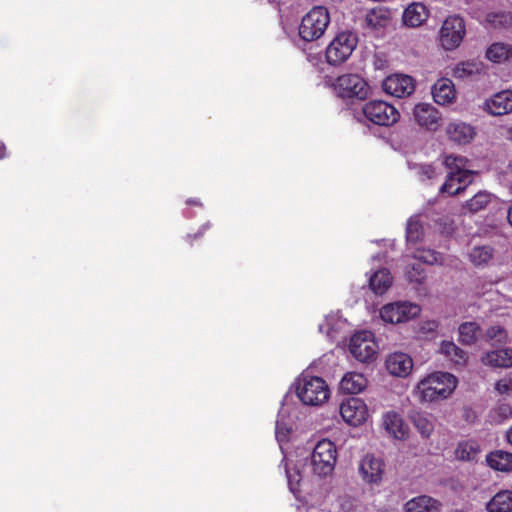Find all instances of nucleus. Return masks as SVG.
I'll use <instances>...</instances> for the list:
<instances>
[{
  "label": "nucleus",
  "instance_id": "1",
  "mask_svg": "<svg viewBox=\"0 0 512 512\" xmlns=\"http://www.w3.org/2000/svg\"><path fill=\"white\" fill-rule=\"evenodd\" d=\"M457 384L458 380L454 375L436 371L423 377L414 388L413 394L420 403H432L447 399Z\"/></svg>",
  "mask_w": 512,
  "mask_h": 512
},
{
  "label": "nucleus",
  "instance_id": "2",
  "mask_svg": "<svg viewBox=\"0 0 512 512\" xmlns=\"http://www.w3.org/2000/svg\"><path fill=\"white\" fill-rule=\"evenodd\" d=\"M296 395L307 406H321L330 398V388L326 381L318 376L300 375L295 382Z\"/></svg>",
  "mask_w": 512,
  "mask_h": 512
},
{
  "label": "nucleus",
  "instance_id": "3",
  "mask_svg": "<svg viewBox=\"0 0 512 512\" xmlns=\"http://www.w3.org/2000/svg\"><path fill=\"white\" fill-rule=\"evenodd\" d=\"M337 457L335 443L329 439H322L313 448L308 467L313 475L319 478L328 477L334 471Z\"/></svg>",
  "mask_w": 512,
  "mask_h": 512
},
{
  "label": "nucleus",
  "instance_id": "4",
  "mask_svg": "<svg viewBox=\"0 0 512 512\" xmlns=\"http://www.w3.org/2000/svg\"><path fill=\"white\" fill-rule=\"evenodd\" d=\"M329 23L328 9L316 6L303 16L298 28L299 36L307 42L316 41L324 35Z\"/></svg>",
  "mask_w": 512,
  "mask_h": 512
},
{
  "label": "nucleus",
  "instance_id": "5",
  "mask_svg": "<svg viewBox=\"0 0 512 512\" xmlns=\"http://www.w3.org/2000/svg\"><path fill=\"white\" fill-rule=\"evenodd\" d=\"M466 35L464 19L459 15L447 17L439 30V44L444 50L453 51L460 46Z\"/></svg>",
  "mask_w": 512,
  "mask_h": 512
},
{
  "label": "nucleus",
  "instance_id": "6",
  "mask_svg": "<svg viewBox=\"0 0 512 512\" xmlns=\"http://www.w3.org/2000/svg\"><path fill=\"white\" fill-rule=\"evenodd\" d=\"M362 113L369 122L385 127L394 125L400 118L398 110L393 105L382 100H373L365 103L362 107Z\"/></svg>",
  "mask_w": 512,
  "mask_h": 512
},
{
  "label": "nucleus",
  "instance_id": "7",
  "mask_svg": "<svg viewBox=\"0 0 512 512\" xmlns=\"http://www.w3.org/2000/svg\"><path fill=\"white\" fill-rule=\"evenodd\" d=\"M421 312V307L409 301H396L383 305L379 315L383 322L389 324H401L416 318Z\"/></svg>",
  "mask_w": 512,
  "mask_h": 512
},
{
  "label": "nucleus",
  "instance_id": "8",
  "mask_svg": "<svg viewBox=\"0 0 512 512\" xmlns=\"http://www.w3.org/2000/svg\"><path fill=\"white\" fill-rule=\"evenodd\" d=\"M379 346L371 331L356 332L350 339L349 351L352 356L362 363L373 361L378 354Z\"/></svg>",
  "mask_w": 512,
  "mask_h": 512
},
{
  "label": "nucleus",
  "instance_id": "9",
  "mask_svg": "<svg viewBox=\"0 0 512 512\" xmlns=\"http://www.w3.org/2000/svg\"><path fill=\"white\" fill-rule=\"evenodd\" d=\"M357 46V37L351 32L337 34L326 49V59L331 65L344 63Z\"/></svg>",
  "mask_w": 512,
  "mask_h": 512
},
{
  "label": "nucleus",
  "instance_id": "10",
  "mask_svg": "<svg viewBox=\"0 0 512 512\" xmlns=\"http://www.w3.org/2000/svg\"><path fill=\"white\" fill-rule=\"evenodd\" d=\"M334 90L341 98L365 99L370 92L367 82L357 74H345L337 78Z\"/></svg>",
  "mask_w": 512,
  "mask_h": 512
},
{
  "label": "nucleus",
  "instance_id": "11",
  "mask_svg": "<svg viewBox=\"0 0 512 512\" xmlns=\"http://www.w3.org/2000/svg\"><path fill=\"white\" fill-rule=\"evenodd\" d=\"M339 412L343 421L352 427L363 425L370 417L367 404L358 397H350L343 400L339 406Z\"/></svg>",
  "mask_w": 512,
  "mask_h": 512
},
{
  "label": "nucleus",
  "instance_id": "12",
  "mask_svg": "<svg viewBox=\"0 0 512 512\" xmlns=\"http://www.w3.org/2000/svg\"><path fill=\"white\" fill-rule=\"evenodd\" d=\"M358 472L366 484L379 485L383 480L385 463L382 458L368 453L360 459Z\"/></svg>",
  "mask_w": 512,
  "mask_h": 512
},
{
  "label": "nucleus",
  "instance_id": "13",
  "mask_svg": "<svg viewBox=\"0 0 512 512\" xmlns=\"http://www.w3.org/2000/svg\"><path fill=\"white\" fill-rule=\"evenodd\" d=\"M381 426L386 434L396 440L404 441L409 437V426L402 415L390 410L382 414Z\"/></svg>",
  "mask_w": 512,
  "mask_h": 512
},
{
  "label": "nucleus",
  "instance_id": "14",
  "mask_svg": "<svg viewBox=\"0 0 512 512\" xmlns=\"http://www.w3.org/2000/svg\"><path fill=\"white\" fill-rule=\"evenodd\" d=\"M384 91L394 97H405L411 95L415 90L412 77L403 74H393L383 81Z\"/></svg>",
  "mask_w": 512,
  "mask_h": 512
},
{
  "label": "nucleus",
  "instance_id": "15",
  "mask_svg": "<svg viewBox=\"0 0 512 512\" xmlns=\"http://www.w3.org/2000/svg\"><path fill=\"white\" fill-rule=\"evenodd\" d=\"M413 116L418 125L430 131H436L441 126V115L439 111L429 103H419L415 105Z\"/></svg>",
  "mask_w": 512,
  "mask_h": 512
},
{
  "label": "nucleus",
  "instance_id": "16",
  "mask_svg": "<svg viewBox=\"0 0 512 512\" xmlns=\"http://www.w3.org/2000/svg\"><path fill=\"white\" fill-rule=\"evenodd\" d=\"M483 110L493 116H503L512 112V90H503L486 99Z\"/></svg>",
  "mask_w": 512,
  "mask_h": 512
},
{
  "label": "nucleus",
  "instance_id": "17",
  "mask_svg": "<svg viewBox=\"0 0 512 512\" xmlns=\"http://www.w3.org/2000/svg\"><path fill=\"white\" fill-rule=\"evenodd\" d=\"M413 366V359L403 352L391 353L385 360V367L388 373L399 378H405L410 375Z\"/></svg>",
  "mask_w": 512,
  "mask_h": 512
},
{
  "label": "nucleus",
  "instance_id": "18",
  "mask_svg": "<svg viewBox=\"0 0 512 512\" xmlns=\"http://www.w3.org/2000/svg\"><path fill=\"white\" fill-rule=\"evenodd\" d=\"M430 16V10L421 2L409 4L403 11L402 23L408 28H418L424 25Z\"/></svg>",
  "mask_w": 512,
  "mask_h": 512
},
{
  "label": "nucleus",
  "instance_id": "19",
  "mask_svg": "<svg viewBox=\"0 0 512 512\" xmlns=\"http://www.w3.org/2000/svg\"><path fill=\"white\" fill-rule=\"evenodd\" d=\"M472 176L473 172H461L460 174L449 172L439 191L447 196L459 194L472 182Z\"/></svg>",
  "mask_w": 512,
  "mask_h": 512
},
{
  "label": "nucleus",
  "instance_id": "20",
  "mask_svg": "<svg viewBox=\"0 0 512 512\" xmlns=\"http://www.w3.org/2000/svg\"><path fill=\"white\" fill-rule=\"evenodd\" d=\"M446 134L451 141L457 144H468L476 136V131L470 124L454 121L447 125Z\"/></svg>",
  "mask_w": 512,
  "mask_h": 512
},
{
  "label": "nucleus",
  "instance_id": "21",
  "mask_svg": "<svg viewBox=\"0 0 512 512\" xmlns=\"http://www.w3.org/2000/svg\"><path fill=\"white\" fill-rule=\"evenodd\" d=\"M481 362L483 365L492 368H511L512 347L487 351L481 356Z\"/></svg>",
  "mask_w": 512,
  "mask_h": 512
},
{
  "label": "nucleus",
  "instance_id": "22",
  "mask_svg": "<svg viewBox=\"0 0 512 512\" xmlns=\"http://www.w3.org/2000/svg\"><path fill=\"white\" fill-rule=\"evenodd\" d=\"M367 386V377L363 373L355 371L345 373L340 381V390L349 395L360 394Z\"/></svg>",
  "mask_w": 512,
  "mask_h": 512
},
{
  "label": "nucleus",
  "instance_id": "23",
  "mask_svg": "<svg viewBox=\"0 0 512 512\" xmlns=\"http://www.w3.org/2000/svg\"><path fill=\"white\" fill-rule=\"evenodd\" d=\"M441 503L428 495H419L404 504V512H441Z\"/></svg>",
  "mask_w": 512,
  "mask_h": 512
},
{
  "label": "nucleus",
  "instance_id": "24",
  "mask_svg": "<svg viewBox=\"0 0 512 512\" xmlns=\"http://www.w3.org/2000/svg\"><path fill=\"white\" fill-rule=\"evenodd\" d=\"M434 101L440 105H447L454 101L456 92L453 82L448 78L436 81L432 87Z\"/></svg>",
  "mask_w": 512,
  "mask_h": 512
},
{
  "label": "nucleus",
  "instance_id": "25",
  "mask_svg": "<svg viewBox=\"0 0 512 512\" xmlns=\"http://www.w3.org/2000/svg\"><path fill=\"white\" fill-rule=\"evenodd\" d=\"M364 21L367 28L381 30L389 25L391 13L384 7L373 8L366 13Z\"/></svg>",
  "mask_w": 512,
  "mask_h": 512
},
{
  "label": "nucleus",
  "instance_id": "26",
  "mask_svg": "<svg viewBox=\"0 0 512 512\" xmlns=\"http://www.w3.org/2000/svg\"><path fill=\"white\" fill-rule=\"evenodd\" d=\"M486 58L497 64L512 63V45L503 42L493 43L486 50Z\"/></svg>",
  "mask_w": 512,
  "mask_h": 512
},
{
  "label": "nucleus",
  "instance_id": "27",
  "mask_svg": "<svg viewBox=\"0 0 512 512\" xmlns=\"http://www.w3.org/2000/svg\"><path fill=\"white\" fill-rule=\"evenodd\" d=\"M488 466L496 471H512V453L504 450H495L486 456Z\"/></svg>",
  "mask_w": 512,
  "mask_h": 512
},
{
  "label": "nucleus",
  "instance_id": "28",
  "mask_svg": "<svg viewBox=\"0 0 512 512\" xmlns=\"http://www.w3.org/2000/svg\"><path fill=\"white\" fill-rule=\"evenodd\" d=\"M411 422L423 438H429L435 428V419L424 412H415L410 416Z\"/></svg>",
  "mask_w": 512,
  "mask_h": 512
},
{
  "label": "nucleus",
  "instance_id": "29",
  "mask_svg": "<svg viewBox=\"0 0 512 512\" xmlns=\"http://www.w3.org/2000/svg\"><path fill=\"white\" fill-rule=\"evenodd\" d=\"M392 281L389 270L380 269L369 278V285L375 294L382 295L390 288Z\"/></svg>",
  "mask_w": 512,
  "mask_h": 512
},
{
  "label": "nucleus",
  "instance_id": "30",
  "mask_svg": "<svg viewBox=\"0 0 512 512\" xmlns=\"http://www.w3.org/2000/svg\"><path fill=\"white\" fill-rule=\"evenodd\" d=\"M494 199V195L487 191H479L471 199L467 200L462 209L465 212L477 213L485 209Z\"/></svg>",
  "mask_w": 512,
  "mask_h": 512
},
{
  "label": "nucleus",
  "instance_id": "31",
  "mask_svg": "<svg viewBox=\"0 0 512 512\" xmlns=\"http://www.w3.org/2000/svg\"><path fill=\"white\" fill-rule=\"evenodd\" d=\"M484 65L478 60H467L458 63L453 69V76L458 79H466L468 77L480 74Z\"/></svg>",
  "mask_w": 512,
  "mask_h": 512
},
{
  "label": "nucleus",
  "instance_id": "32",
  "mask_svg": "<svg viewBox=\"0 0 512 512\" xmlns=\"http://www.w3.org/2000/svg\"><path fill=\"white\" fill-rule=\"evenodd\" d=\"M489 512H510L512 510V492L500 491L487 504Z\"/></svg>",
  "mask_w": 512,
  "mask_h": 512
},
{
  "label": "nucleus",
  "instance_id": "33",
  "mask_svg": "<svg viewBox=\"0 0 512 512\" xmlns=\"http://www.w3.org/2000/svg\"><path fill=\"white\" fill-rule=\"evenodd\" d=\"M458 333V340L464 345L475 344L481 335L480 326L476 322L462 323L458 328Z\"/></svg>",
  "mask_w": 512,
  "mask_h": 512
},
{
  "label": "nucleus",
  "instance_id": "34",
  "mask_svg": "<svg viewBox=\"0 0 512 512\" xmlns=\"http://www.w3.org/2000/svg\"><path fill=\"white\" fill-rule=\"evenodd\" d=\"M439 350L456 365H465L467 362L466 353L451 341H442Z\"/></svg>",
  "mask_w": 512,
  "mask_h": 512
},
{
  "label": "nucleus",
  "instance_id": "35",
  "mask_svg": "<svg viewBox=\"0 0 512 512\" xmlns=\"http://www.w3.org/2000/svg\"><path fill=\"white\" fill-rule=\"evenodd\" d=\"M479 452L480 446L476 441H462L455 449V457L462 461H474L476 460Z\"/></svg>",
  "mask_w": 512,
  "mask_h": 512
},
{
  "label": "nucleus",
  "instance_id": "36",
  "mask_svg": "<svg viewBox=\"0 0 512 512\" xmlns=\"http://www.w3.org/2000/svg\"><path fill=\"white\" fill-rule=\"evenodd\" d=\"M291 433L292 425L290 421H288L285 417V410L282 409L279 413L275 427V436L281 449L283 447V444L290 439Z\"/></svg>",
  "mask_w": 512,
  "mask_h": 512
},
{
  "label": "nucleus",
  "instance_id": "37",
  "mask_svg": "<svg viewBox=\"0 0 512 512\" xmlns=\"http://www.w3.org/2000/svg\"><path fill=\"white\" fill-rule=\"evenodd\" d=\"M442 163L450 170V172H454L455 174H460L461 172H472L468 169V160L463 156L453 154L445 155Z\"/></svg>",
  "mask_w": 512,
  "mask_h": 512
},
{
  "label": "nucleus",
  "instance_id": "38",
  "mask_svg": "<svg viewBox=\"0 0 512 512\" xmlns=\"http://www.w3.org/2000/svg\"><path fill=\"white\" fill-rule=\"evenodd\" d=\"M493 257V250L488 246L473 248L469 253V259L475 266L487 265Z\"/></svg>",
  "mask_w": 512,
  "mask_h": 512
},
{
  "label": "nucleus",
  "instance_id": "39",
  "mask_svg": "<svg viewBox=\"0 0 512 512\" xmlns=\"http://www.w3.org/2000/svg\"><path fill=\"white\" fill-rule=\"evenodd\" d=\"M423 226L418 215L411 216L407 221L406 238L408 242L416 243L422 239Z\"/></svg>",
  "mask_w": 512,
  "mask_h": 512
},
{
  "label": "nucleus",
  "instance_id": "40",
  "mask_svg": "<svg viewBox=\"0 0 512 512\" xmlns=\"http://www.w3.org/2000/svg\"><path fill=\"white\" fill-rule=\"evenodd\" d=\"M512 417V406L508 403H498V405L489 412V418L493 423H502Z\"/></svg>",
  "mask_w": 512,
  "mask_h": 512
},
{
  "label": "nucleus",
  "instance_id": "41",
  "mask_svg": "<svg viewBox=\"0 0 512 512\" xmlns=\"http://www.w3.org/2000/svg\"><path fill=\"white\" fill-rule=\"evenodd\" d=\"M414 258L430 265L443 263V256L439 252L431 249L417 250L414 254Z\"/></svg>",
  "mask_w": 512,
  "mask_h": 512
},
{
  "label": "nucleus",
  "instance_id": "42",
  "mask_svg": "<svg viewBox=\"0 0 512 512\" xmlns=\"http://www.w3.org/2000/svg\"><path fill=\"white\" fill-rule=\"evenodd\" d=\"M285 470L289 488L291 492L295 494L299 491V486L303 479L302 473L296 465L290 467L288 464H286Z\"/></svg>",
  "mask_w": 512,
  "mask_h": 512
},
{
  "label": "nucleus",
  "instance_id": "43",
  "mask_svg": "<svg viewBox=\"0 0 512 512\" xmlns=\"http://www.w3.org/2000/svg\"><path fill=\"white\" fill-rule=\"evenodd\" d=\"M485 337L488 341H494L499 344H505L508 342L507 331L499 325L489 327L485 332Z\"/></svg>",
  "mask_w": 512,
  "mask_h": 512
},
{
  "label": "nucleus",
  "instance_id": "44",
  "mask_svg": "<svg viewBox=\"0 0 512 512\" xmlns=\"http://www.w3.org/2000/svg\"><path fill=\"white\" fill-rule=\"evenodd\" d=\"M495 391L500 395L512 394V372L506 374L494 384Z\"/></svg>",
  "mask_w": 512,
  "mask_h": 512
},
{
  "label": "nucleus",
  "instance_id": "45",
  "mask_svg": "<svg viewBox=\"0 0 512 512\" xmlns=\"http://www.w3.org/2000/svg\"><path fill=\"white\" fill-rule=\"evenodd\" d=\"M339 324V321H337L334 316L327 317L324 323L319 325V331L326 333L328 337L332 338L334 332L338 330Z\"/></svg>",
  "mask_w": 512,
  "mask_h": 512
},
{
  "label": "nucleus",
  "instance_id": "46",
  "mask_svg": "<svg viewBox=\"0 0 512 512\" xmlns=\"http://www.w3.org/2000/svg\"><path fill=\"white\" fill-rule=\"evenodd\" d=\"M357 507V502L349 496H342L338 499L337 512H355Z\"/></svg>",
  "mask_w": 512,
  "mask_h": 512
},
{
  "label": "nucleus",
  "instance_id": "47",
  "mask_svg": "<svg viewBox=\"0 0 512 512\" xmlns=\"http://www.w3.org/2000/svg\"><path fill=\"white\" fill-rule=\"evenodd\" d=\"M438 328V323L434 320H426L419 323L418 333L424 337L433 336Z\"/></svg>",
  "mask_w": 512,
  "mask_h": 512
},
{
  "label": "nucleus",
  "instance_id": "48",
  "mask_svg": "<svg viewBox=\"0 0 512 512\" xmlns=\"http://www.w3.org/2000/svg\"><path fill=\"white\" fill-rule=\"evenodd\" d=\"M407 278L410 282L421 284L425 279V273L421 265H416L407 271Z\"/></svg>",
  "mask_w": 512,
  "mask_h": 512
},
{
  "label": "nucleus",
  "instance_id": "49",
  "mask_svg": "<svg viewBox=\"0 0 512 512\" xmlns=\"http://www.w3.org/2000/svg\"><path fill=\"white\" fill-rule=\"evenodd\" d=\"M418 173L422 180L433 179L437 175L435 168L431 165H420Z\"/></svg>",
  "mask_w": 512,
  "mask_h": 512
},
{
  "label": "nucleus",
  "instance_id": "50",
  "mask_svg": "<svg viewBox=\"0 0 512 512\" xmlns=\"http://www.w3.org/2000/svg\"><path fill=\"white\" fill-rule=\"evenodd\" d=\"M507 19L508 16L506 14H488L486 21L493 26H499L506 22Z\"/></svg>",
  "mask_w": 512,
  "mask_h": 512
},
{
  "label": "nucleus",
  "instance_id": "51",
  "mask_svg": "<svg viewBox=\"0 0 512 512\" xmlns=\"http://www.w3.org/2000/svg\"><path fill=\"white\" fill-rule=\"evenodd\" d=\"M505 138L512 143V125L505 128Z\"/></svg>",
  "mask_w": 512,
  "mask_h": 512
},
{
  "label": "nucleus",
  "instance_id": "52",
  "mask_svg": "<svg viewBox=\"0 0 512 512\" xmlns=\"http://www.w3.org/2000/svg\"><path fill=\"white\" fill-rule=\"evenodd\" d=\"M506 439L510 445H512V426L506 432Z\"/></svg>",
  "mask_w": 512,
  "mask_h": 512
},
{
  "label": "nucleus",
  "instance_id": "53",
  "mask_svg": "<svg viewBox=\"0 0 512 512\" xmlns=\"http://www.w3.org/2000/svg\"><path fill=\"white\" fill-rule=\"evenodd\" d=\"M6 156V147L3 143H0V159Z\"/></svg>",
  "mask_w": 512,
  "mask_h": 512
},
{
  "label": "nucleus",
  "instance_id": "54",
  "mask_svg": "<svg viewBox=\"0 0 512 512\" xmlns=\"http://www.w3.org/2000/svg\"><path fill=\"white\" fill-rule=\"evenodd\" d=\"M267 2L274 3L280 7L281 5H284L287 2V0H267Z\"/></svg>",
  "mask_w": 512,
  "mask_h": 512
},
{
  "label": "nucleus",
  "instance_id": "55",
  "mask_svg": "<svg viewBox=\"0 0 512 512\" xmlns=\"http://www.w3.org/2000/svg\"><path fill=\"white\" fill-rule=\"evenodd\" d=\"M507 219H508L509 223L512 225V205L508 209Z\"/></svg>",
  "mask_w": 512,
  "mask_h": 512
},
{
  "label": "nucleus",
  "instance_id": "56",
  "mask_svg": "<svg viewBox=\"0 0 512 512\" xmlns=\"http://www.w3.org/2000/svg\"><path fill=\"white\" fill-rule=\"evenodd\" d=\"M508 167H509L510 171L512 172V161L509 163Z\"/></svg>",
  "mask_w": 512,
  "mask_h": 512
}]
</instances>
